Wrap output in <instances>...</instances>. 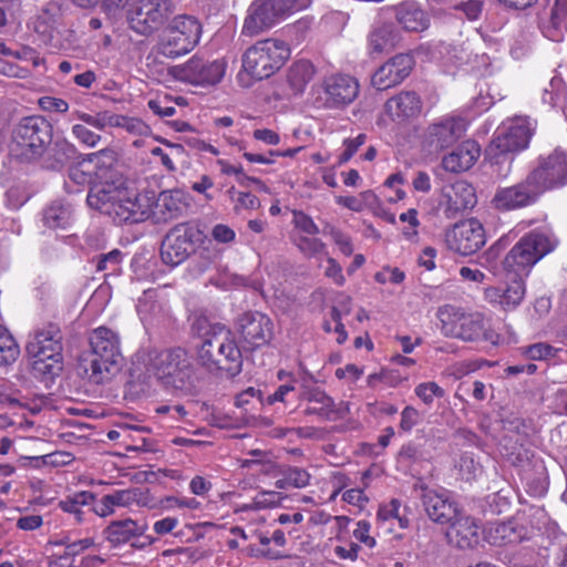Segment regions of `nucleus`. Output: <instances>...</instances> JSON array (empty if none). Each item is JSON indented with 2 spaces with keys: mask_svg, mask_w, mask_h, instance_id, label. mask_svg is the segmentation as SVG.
<instances>
[{
  "mask_svg": "<svg viewBox=\"0 0 567 567\" xmlns=\"http://www.w3.org/2000/svg\"><path fill=\"white\" fill-rule=\"evenodd\" d=\"M91 208L107 215L117 224H136L151 217L152 198L147 195H130L126 190L95 186L86 197Z\"/></svg>",
  "mask_w": 567,
  "mask_h": 567,
  "instance_id": "obj_1",
  "label": "nucleus"
},
{
  "mask_svg": "<svg viewBox=\"0 0 567 567\" xmlns=\"http://www.w3.org/2000/svg\"><path fill=\"white\" fill-rule=\"evenodd\" d=\"M145 370L165 388L185 393L195 388L196 373L192 358L183 348L148 350L143 359Z\"/></svg>",
  "mask_w": 567,
  "mask_h": 567,
  "instance_id": "obj_2",
  "label": "nucleus"
},
{
  "mask_svg": "<svg viewBox=\"0 0 567 567\" xmlns=\"http://www.w3.org/2000/svg\"><path fill=\"white\" fill-rule=\"evenodd\" d=\"M197 362L210 373L239 374L243 355L230 330L220 324L212 326L197 348Z\"/></svg>",
  "mask_w": 567,
  "mask_h": 567,
  "instance_id": "obj_3",
  "label": "nucleus"
},
{
  "mask_svg": "<svg viewBox=\"0 0 567 567\" xmlns=\"http://www.w3.org/2000/svg\"><path fill=\"white\" fill-rule=\"evenodd\" d=\"M534 126L527 117H516L499 127L486 148V158L498 176H507L514 154L528 147Z\"/></svg>",
  "mask_w": 567,
  "mask_h": 567,
  "instance_id": "obj_4",
  "label": "nucleus"
},
{
  "mask_svg": "<svg viewBox=\"0 0 567 567\" xmlns=\"http://www.w3.org/2000/svg\"><path fill=\"white\" fill-rule=\"evenodd\" d=\"M90 368L85 369L89 380L102 384L115 375L122 367L120 340L112 330L100 327L90 337Z\"/></svg>",
  "mask_w": 567,
  "mask_h": 567,
  "instance_id": "obj_5",
  "label": "nucleus"
},
{
  "mask_svg": "<svg viewBox=\"0 0 567 567\" xmlns=\"http://www.w3.org/2000/svg\"><path fill=\"white\" fill-rule=\"evenodd\" d=\"M557 246V239L543 231L523 236L507 252L503 267L516 277L527 276L530 269Z\"/></svg>",
  "mask_w": 567,
  "mask_h": 567,
  "instance_id": "obj_6",
  "label": "nucleus"
},
{
  "mask_svg": "<svg viewBox=\"0 0 567 567\" xmlns=\"http://www.w3.org/2000/svg\"><path fill=\"white\" fill-rule=\"evenodd\" d=\"M52 125L42 116L23 117L13 128L11 151L22 162L38 161L51 143Z\"/></svg>",
  "mask_w": 567,
  "mask_h": 567,
  "instance_id": "obj_7",
  "label": "nucleus"
},
{
  "mask_svg": "<svg viewBox=\"0 0 567 567\" xmlns=\"http://www.w3.org/2000/svg\"><path fill=\"white\" fill-rule=\"evenodd\" d=\"M290 56L289 45L279 39L257 41L243 55V69L256 80L275 74Z\"/></svg>",
  "mask_w": 567,
  "mask_h": 567,
  "instance_id": "obj_8",
  "label": "nucleus"
},
{
  "mask_svg": "<svg viewBox=\"0 0 567 567\" xmlns=\"http://www.w3.org/2000/svg\"><path fill=\"white\" fill-rule=\"evenodd\" d=\"M202 25L192 16H176L163 31L157 43V53L176 59L190 52L199 42Z\"/></svg>",
  "mask_w": 567,
  "mask_h": 567,
  "instance_id": "obj_9",
  "label": "nucleus"
},
{
  "mask_svg": "<svg viewBox=\"0 0 567 567\" xmlns=\"http://www.w3.org/2000/svg\"><path fill=\"white\" fill-rule=\"evenodd\" d=\"M203 239L204 234L196 223L186 221L175 225L162 240V261L171 267L181 265L196 251Z\"/></svg>",
  "mask_w": 567,
  "mask_h": 567,
  "instance_id": "obj_10",
  "label": "nucleus"
},
{
  "mask_svg": "<svg viewBox=\"0 0 567 567\" xmlns=\"http://www.w3.org/2000/svg\"><path fill=\"white\" fill-rule=\"evenodd\" d=\"M171 0H135L126 12L128 27L140 35L157 31L173 13Z\"/></svg>",
  "mask_w": 567,
  "mask_h": 567,
  "instance_id": "obj_11",
  "label": "nucleus"
},
{
  "mask_svg": "<svg viewBox=\"0 0 567 567\" xmlns=\"http://www.w3.org/2000/svg\"><path fill=\"white\" fill-rule=\"evenodd\" d=\"M359 93V83L350 75L327 76L320 85L312 87L317 107L336 109L353 102Z\"/></svg>",
  "mask_w": 567,
  "mask_h": 567,
  "instance_id": "obj_12",
  "label": "nucleus"
},
{
  "mask_svg": "<svg viewBox=\"0 0 567 567\" xmlns=\"http://www.w3.org/2000/svg\"><path fill=\"white\" fill-rule=\"evenodd\" d=\"M226 63L221 60H206L203 56L193 55L183 64L174 65L169 74L181 82L197 86L215 85L225 75Z\"/></svg>",
  "mask_w": 567,
  "mask_h": 567,
  "instance_id": "obj_13",
  "label": "nucleus"
},
{
  "mask_svg": "<svg viewBox=\"0 0 567 567\" xmlns=\"http://www.w3.org/2000/svg\"><path fill=\"white\" fill-rule=\"evenodd\" d=\"M543 192L534 176H527L515 185L499 187L492 199L493 206L502 212L522 209L538 202Z\"/></svg>",
  "mask_w": 567,
  "mask_h": 567,
  "instance_id": "obj_14",
  "label": "nucleus"
},
{
  "mask_svg": "<svg viewBox=\"0 0 567 567\" xmlns=\"http://www.w3.org/2000/svg\"><path fill=\"white\" fill-rule=\"evenodd\" d=\"M445 241L451 250L462 256H471L485 245V229L476 218L465 219L446 231Z\"/></svg>",
  "mask_w": 567,
  "mask_h": 567,
  "instance_id": "obj_15",
  "label": "nucleus"
},
{
  "mask_svg": "<svg viewBox=\"0 0 567 567\" xmlns=\"http://www.w3.org/2000/svg\"><path fill=\"white\" fill-rule=\"evenodd\" d=\"M235 328L247 350L260 348L272 338V321L259 311L241 313L236 320Z\"/></svg>",
  "mask_w": 567,
  "mask_h": 567,
  "instance_id": "obj_16",
  "label": "nucleus"
},
{
  "mask_svg": "<svg viewBox=\"0 0 567 567\" xmlns=\"http://www.w3.org/2000/svg\"><path fill=\"white\" fill-rule=\"evenodd\" d=\"M534 176L543 194L567 184V152L555 148L546 156H539L537 166L528 173Z\"/></svg>",
  "mask_w": 567,
  "mask_h": 567,
  "instance_id": "obj_17",
  "label": "nucleus"
},
{
  "mask_svg": "<svg viewBox=\"0 0 567 567\" xmlns=\"http://www.w3.org/2000/svg\"><path fill=\"white\" fill-rule=\"evenodd\" d=\"M442 332L464 341L480 339L484 332V321L480 313H465L453 308L440 310Z\"/></svg>",
  "mask_w": 567,
  "mask_h": 567,
  "instance_id": "obj_18",
  "label": "nucleus"
},
{
  "mask_svg": "<svg viewBox=\"0 0 567 567\" xmlns=\"http://www.w3.org/2000/svg\"><path fill=\"white\" fill-rule=\"evenodd\" d=\"M466 131V121L458 115H444L434 121L426 130V143L435 148L443 150L452 146Z\"/></svg>",
  "mask_w": 567,
  "mask_h": 567,
  "instance_id": "obj_19",
  "label": "nucleus"
},
{
  "mask_svg": "<svg viewBox=\"0 0 567 567\" xmlns=\"http://www.w3.org/2000/svg\"><path fill=\"white\" fill-rule=\"evenodd\" d=\"M281 20L274 0H254L247 9L241 33L255 37L271 29Z\"/></svg>",
  "mask_w": 567,
  "mask_h": 567,
  "instance_id": "obj_20",
  "label": "nucleus"
},
{
  "mask_svg": "<svg viewBox=\"0 0 567 567\" xmlns=\"http://www.w3.org/2000/svg\"><path fill=\"white\" fill-rule=\"evenodd\" d=\"M415 491H420L422 505L429 518L440 525H446L455 518L460 511L457 504L449 498L444 493H439L429 488L422 482L414 485Z\"/></svg>",
  "mask_w": 567,
  "mask_h": 567,
  "instance_id": "obj_21",
  "label": "nucleus"
},
{
  "mask_svg": "<svg viewBox=\"0 0 567 567\" xmlns=\"http://www.w3.org/2000/svg\"><path fill=\"white\" fill-rule=\"evenodd\" d=\"M413 68V59L409 54H396L381 65L372 76V85L379 91L400 84Z\"/></svg>",
  "mask_w": 567,
  "mask_h": 567,
  "instance_id": "obj_22",
  "label": "nucleus"
},
{
  "mask_svg": "<svg viewBox=\"0 0 567 567\" xmlns=\"http://www.w3.org/2000/svg\"><path fill=\"white\" fill-rule=\"evenodd\" d=\"M63 336L60 327L55 323H47L34 332L33 338L27 344V352L30 357H62Z\"/></svg>",
  "mask_w": 567,
  "mask_h": 567,
  "instance_id": "obj_23",
  "label": "nucleus"
},
{
  "mask_svg": "<svg viewBox=\"0 0 567 567\" xmlns=\"http://www.w3.org/2000/svg\"><path fill=\"white\" fill-rule=\"evenodd\" d=\"M445 530V537L449 544L466 549L473 547L478 542V526L476 520L466 515L461 509L455 518L450 520Z\"/></svg>",
  "mask_w": 567,
  "mask_h": 567,
  "instance_id": "obj_24",
  "label": "nucleus"
},
{
  "mask_svg": "<svg viewBox=\"0 0 567 567\" xmlns=\"http://www.w3.org/2000/svg\"><path fill=\"white\" fill-rule=\"evenodd\" d=\"M384 111L393 122L405 123L421 114L422 100L414 91H402L385 102Z\"/></svg>",
  "mask_w": 567,
  "mask_h": 567,
  "instance_id": "obj_25",
  "label": "nucleus"
},
{
  "mask_svg": "<svg viewBox=\"0 0 567 567\" xmlns=\"http://www.w3.org/2000/svg\"><path fill=\"white\" fill-rule=\"evenodd\" d=\"M300 399L313 404L303 410L305 415H317L323 421H336L342 417L341 409L338 408L333 399L320 388L308 389L303 385Z\"/></svg>",
  "mask_w": 567,
  "mask_h": 567,
  "instance_id": "obj_26",
  "label": "nucleus"
},
{
  "mask_svg": "<svg viewBox=\"0 0 567 567\" xmlns=\"http://www.w3.org/2000/svg\"><path fill=\"white\" fill-rule=\"evenodd\" d=\"M481 148L474 141L467 140L442 158V167L446 172L462 173L470 169L478 159Z\"/></svg>",
  "mask_w": 567,
  "mask_h": 567,
  "instance_id": "obj_27",
  "label": "nucleus"
},
{
  "mask_svg": "<svg viewBox=\"0 0 567 567\" xmlns=\"http://www.w3.org/2000/svg\"><path fill=\"white\" fill-rule=\"evenodd\" d=\"M147 523H138L132 518L112 520L104 529L105 539L114 547L126 544L136 537L144 536Z\"/></svg>",
  "mask_w": 567,
  "mask_h": 567,
  "instance_id": "obj_28",
  "label": "nucleus"
},
{
  "mask_svg": "<svg viewBox=\"0 0 567 567\" xmlns=\"http://www.w3.org/2000/svg\"><path fill=\"white\" fill-rule=\"evenodd\" d=\"M446 197V210L451 214H457L467 209H472L477 197L475 188L466 181H456L444 193Z\"/></svg>",
  "mask_w": 567,
  "mask_h": 567,
  "instance_id": "obj_29",
  "label": "nucleus"
},
{
  "mask_svg": "<svg viewBox=\"0 0 567 567\" xmlns=\"http://www.w3.org/2000/svg\"><path fill=\"white\" fill-rule=\"evenodd\" d=\"M395 18L410 32H422L429 28L427 14L415 2H403L395 7Z\"/></svg>",
  "mask_w": 567,
  "mask_h": 567,
  "instance_id": "obj_30",
  "label": "nucleus"
},
{
  "mask_svg": "<svg viewBox=\"0 0 567 567\" xmlns=\"http://www.w3.org/2000/svg\"><path fill=\"white\" fill-rule=\"evenodd\" d=\"M184 208V204L177 192L165 190L162 192L156 202H152L151 215L156 218L157 221H167L177 217Z\"/></svg>",
  "mask_w": 567,
  "mask_h": 567,
  "instance_id": "obj_31",
  "label": "nucleus"
},
{
  "mask_svg": "<svg viewBox=\"0 0 567 567\" xmlns=\"http://www.w3.org/2000/svg\"><path fill=\"white\" fill-rule=\"evenodd\" d=\"M395 33L392 24L382 23L374 27L368 35V52L374 58L391 50L395 44Z\"/></svg>",
  "mask_w": 567,
  "mask_h": 567,
  "instance_id": "obj_32",
  "label": "nucleus"
},
{
  "mask_svg": "<svg viewBox=\"0 0 567 567\" xmlns=\"http://www.w3.org/2000/svg\"><path fill=\"white\" fill-rule=\"evenodd\" d=\"M74 154L71 143L62 140L56 141L51 147L45 146L44 154L38 159L45 169H61Z\"/></svg>",
  "mask_w": 567,
  "mask_h": 567,
  "instance_id": "obj_33",
  "label": "nucleus"
},
{
  "mask_svg": "<svg viewBox=\"0 0 567 567\" xmlns=\"http://www.w3.org/2000/svg\"><path fill=\"white\" fill-rule=\"evenodd\" d=\"M316 69L308 60H298L293 62L287 73V82L295 95L305 92L309 82L313 79Z\"/></svg>",
  "mask_w": 567,
  "mask_h": 567,
  "instance_id": "obj_34",
  "label": "nucleus"
},
{
  "mask_svg": "<svg viewBox=\"0 0 567 567\" xmlns=\"http://www.w3.org/2000/svg\"><path fill=\"white\" fill-rule=\"evenodd\" d=\"M106 501L113 506L128 507L134 504L150 506L151 498L148 491L141 487L115 491L106 495Z\"/></svg>",
  "mask_w": 567,
  "mask_h": 567,
  "instance_id": "obj_35",
  "label": "nucleus"
},
{
  "mask_svg": "<svg viewBox=\"0 0 567 567\" xmlns=\"http://www.w3.org/2000/svg\"><path fill=\"white\" fill-rule=\"evenodd\" d=\"M32 374L45 384L52 382L60 375L63 369V357H32Z\"/></svg>",
  "mask_w": 567,
  "mask_h": 567,
  "instance_id": "obj_36",
  "label": "nucleus"
},
{
  "mask_svg": "<svg viewBox=\"0 0 567 567\" xmlns=\"http://www.w3.org/2000/svg\"><path fill=\"white\" fill-rule=\"evenodd\" d=\"M311 475L301 467L287 466L280 470V477L275 481L279 489L303 488L309 485Z\"/></svg>",
  "mask_w": 567,
  "mask_h": 567,
  "instance_id": "obj_37",
  "label": "nucleus"
},
{
  "mask_svg": "<svg viewBox=\"0 0 567 567\" xmlns=\"http://www.w3.org/2000/svg\"><path fill=\"white\" fill-rule=\"evenodd\" d=\"M71 218V207L61 202H53L43 210V224L51 229L68 227Z\"/></svg>",
  "mask_w": 567,
  "mask_h": 567,
  "instance_id": "obj_38",
  "label": "nucleus"
},
{
  "mask_svg": "<svg viewBox=\"0 0 567 567\" xmlns=\"http://www.w3.org/2000/svg\"><path fill=\"white\" fill-rule=\"evenodd\" d=\"M20 354V349L9 331L0 324V368L14 363Z\"/></svg>",
  "mask_w": 567,
  "mask_h": 567,
  "instance_id": "obj_39",
  "label": "nucleus"
},
{
  "mask_svg": "<svg viewBox=\"0 0 567 567\" xmlns=\"http://www.w3.org/2000/svg\"><path fill=\"white\" fill-rule=\"evenodd\" d=\"M75 117L82 121L84 124L90 125L96 130L103 131L107 127H115V124H118L117 114L111 111H100L95 114H90L85 112H76Z\"/></svg>",
  "mask_w": 567,
  "mask_h": 567,
  "instance_id": "obj_40",
  "label": "nucleus"
},
{
  "mask_svg": "<svg viewBox=\"0 0 567 567\" xmlns=\"http://www.w3.org/2000/svg\"><path fill=\"white\" fill-rule=\"evenodd\" d=\"M525 297V284L523 277H514L508 284L502 295H499V302L507 308L517 307Z\"/></svg>",
  "mask_w": 567,
  "mask_h": 567,
  "instance_id": "obj_41",
  "label": "nucleus"
},
{
  "mask_svg": "<svg viewBox=\"0 0 567 567\" xmlns=\"http://www.w3.org/2000/svg\"><path fill=\"white\" fill-rule=\"evenodd\" d=\"M424 460V453L420 445L409 442L400 449L398 453V462L404 466H412Z\"/></svg>",
  "mask_w": 567,
  "mask_h": 567,
  "instance_id": "obj_42",
  "label": "nucleus"
},
{
  "mask_svg": "<svg viewBox=\"0 0 567 567\" xmlns=\"http://www.w3.org/2000/svg\"><path fill=\"white\" fill-rule=\"evenodd\" d=\"M297 247L307 257H315L320 254H327L326 244L316 237L301 236L297 239Z\"/></svg>",
  "mask_w": 567,
  "mask_h": 567,
  "instance_id": "obj_43",
  "label": "nucleus"
},
{
  "mask_svg": "<svg viewBox=\"0 0 567 567\" xmlns=\"http://www.w3.org/2000/svg\"><path fill=\"white\" fill-rule=\"evenodd\" d=\"M415 394L425 403L431 405L434 398H443L445 391L436 382H424L415 386Z\"/></svg>",
  "mask_w": 567,
  "mask_h": 567,
  "instance_id": "obj_44",
  "label": "nucleus"
},
{
  "mask_svg": "<svg viewBox=\"0 0 567 567\" xmlns=\"http://www.w3.org/2000/svg\"><path fill=\"white\" fill-rule=\"evenodd\" d=\"M281 496L275 491H261L254 498L249 505L250 509H262L275 507L280 504Z\"/></svg>",
  "mask_w": 567,
  "mask_h": 567,
  "instance_id": "obj_45",
  "label": "nucleus"
},
{
  "mask_svg": "<svg viewBox=\"0 0 567 567\" xmlns=\"http://www.w3.org/2000/svg\"><path fill=\"white\" fill-rule=\"evenodd\" d=\"M274 2L282 20L311 4V0H274Z\"/></svg>",
  "mask_w": 567,
  "mask_h": 567,
  "instance_id": "obj_46",
  "label": "nucleus"
},
{
  "mask_svg": "<svg viewBox=\"0 0 567 567\" xmlns=\"http://www.w3.org/2000/svg\"><path fill=\"white\" fill-rule=\"evenodd\" d=\"M72 134L80 143L87 147H95L102 140L100 134L94 133L83 124H74L72 126Z\"/></svg>",
  "mask_w": 567,
  "mask_h": 567,
  "instance_id": "obj_47",
  "label": "nucleus"
},
{
  "mask_svg": "<svg viewBox=\"0 0 567 567\" xmlns=\"http://www.w3.org/2000/svg\"><path fill=\"white\" fill-rule=\"evenodd\" d=\"M484 2L482 0L461 1L454 6V10L461 12L467 20H477L483 11Z\"/></svg>",
  "mask_w": 567,
  "mask_h": 567,
  "instance_id": "obj_48",
  "label": "nucleus"
},
{
  "mask_svg": "<svg viewBox=\"0 0 567 567\" xmlns=\"http://www.w3.org/2000/svg\"><path fill=\"white\" fill-rule=\"evenodd\" d=\"M231 194L235 204V209H257L260 206V202L254 194L249 192H236L234 187L228 190Z\"/></svg>",
  "mask_w": 567,
  "mask_h": 567,
  "instance_id": "obj_49",
  "label": "nucleus"
},
{
  "mask_svg": "<svg viewBox=\"0 0 567 567\" xmlns=\"http://www.w3.org/2000/svg\"><path fill=\"white\" fill-rule=\"evenodd\" d=\"M116 122L118 124H115V127H123L130 133L137 135H147L150 133V127L140 118L117 114Z\"/></svg>",
  "mask_w": 567,
  "mask_h": 567,
  "instance_id": "obj_50",
  "label": "nucleus"
},
{
  "mask_svg": "<svg viewBox=\"0 0 567 567\" xmlns=\"http://www.w3.org/2000/svg\"><path fill=\"white\" fill-rule=\"evenodd\" d=\"M323 233L328 234L332 238V240L339 247L340 251L343 255H346V256L352 255L353 246H352L351 239L347 235H344L340 229L328 225L323 229Z\"/></svg>",
  "mask_w": 567,
  "mask_h": 567,
  "instance_id": "obj_51",
  "label": "nucleus"
},
{
  "mask_svg": "<svg viewBox=\"0 0 567 567\" xmlns=\"http://www.w3.org/2000/svg\"><path fill=\"white\" fill-rule=\"evenodd\" d=\"M524 353L530 360H547L556 355L557 349L548 343L538 342L527 347Z\"/></svg>",
  "mask_w": 567,
  "mask_h": 567,
  "instance_id": "obj_52",
  "label": "nucleus"
},
{
  "mask_svg": "<svg viewBox=\"0 0 567 567\" xmlns=\"http://www.w3.org/2000/svg\"><path fill=\"white\" fill-rule=\"evenodd\" d=\"M367 141V135L361 133L354 138H348L344 141V151L340 155L338 163L340 165L347 163Z\"/></svg>",
  "mask_w": 567,
  "mask_h": 567,
  "instance_id": "obj_53",
  "label": "nucleus"
},
{
  "mask_svg": "<svg viewBox=\"0 0 567 567\" xmlns=\"http://www.w3.org/2000/svg\"><path fill=\"white\" fill-rule=\"evenodd\" d=\"M405 278V274L399 268L384 267L382 270L374 275V279L379 284L391 282L394 285L401 284Z\"/></svg>",
  "mask_w": 567,
  "mask_h": 567,
  "instance_id": "obj_54",
  "label": "nucleus"
},
{
  "mask_svg": "<svg viewBox=\"0 0 567 567\" xmlns=\"http://www.w3.org/2000/svg\"><path fill=\"white\" fill-rule=\"evenodd\" d=\"M122 260V252L118 249H114L107 254H103L99 257L96 269L103 271L111 269L115 271Z\"/></svg>",
  "mask_w": 567,
  "mask_h": 567,
  "instance_id": "obj_55",
  "label": "nucleus"
},
{
  "mask_svg": "<svg viewBox=\"0 0 567 567\" xmlns=\"http://www.w3.org/2000/svg\"><path fill=\"white\" fill-rule=\"evenodd\" d=\"M421 421L420 412L413 406H405L401 412L400 429L403 432H411V430Z\"/></svg>",
  "mask_w": 567,
  "mask_h": 567,
  "instance_id": "obj_56",
  "label": "nucleus"
},
{
  "mask_svg": "<svg viewBox=\"0 0 567 567\" xmlns=\"http://www.w3.org/2000/svg\"><path fill=\"white\" fill-rule=\"evenodd\" d=\"M293 224L306 234L317 235L319 233V228L313 219L303 212H293Z\"/></svg>",
  "mask_w": 567,
  "mask_h": 567,
  "instance_id": "obj_57",
  "label": "nucleus"
},
{
  "mask_svg": "<svg viewBox=\"0 0 567 567\" xmlns=\"http://www.w3.org/2000/svg\"><path fill=\"white\" fill-rule=\"evenodd\" d=\"M370 529L371 524L368 520H359L357 523V528L353 530V536L369 548H373L377 542L372 536H370Z\"/></svg>",
  "mask_w": 567,
  "mask_h": 567,
  "instance_id": "obj_58",
  "label": "nucleus"
},
{
  "mask_svg": "<svg viewBox=\"0 0 567 567\" xmlns=\"http://www.w3.org/2000/svg\"><path fill=\"white\" fill-rule=\"evenodd\" d=\"M94 542L92 538H83L76 542H72L66 545L64 553L59 557L60 560H66L70 557L80 555L85 549L93 546Z\"/></svg>",
  "mask_w": 567,
  "mask_h": 567,
  "instance_id": "obj_59",
  "label": "nucleus"
},
{
  "mask_svg": "<svg viewBox=\"0 0 567 567\" xmlns=\"http://www.w3.org/2000/svg\"><path fill=\"white\" fill-rule=\"evenodd\" d=\"M34 460L37 462H41L44 465L61 466L71 463L73 457L70 453L54 452L34 457Z\"/></svg>",
  "mask_w": 567,
  "mask_h": 567,
  "instance_id": "obj_60",
  "label": "nucleus"
},
{
  "mask_svg": "<svg viewBox=\"0 0 567 567\" xmlns=\"http://www.w3.org/2000/svg\"><path fill=\"white\" fill-rule=\"evenodd\" d=\"M458 467L467 481L474 478L481 472V466L474 462L472 456L466 454L461 457Z\"/></svg>",
  "mask_w": 567,
  "mask_h": 567,
  "instance_id": "obj_61",
  "label": "nucleus"
},
{
  "mask_svg": "<svg viewBox=\"0 0 567 567\" xmlns=\"http://www.w3.org/2000/svg\"><path fill=\"white\" fill-rule=\"evenodd\" d=\"M87 161L97 165L111 166L115 162V152L111 148H103L87 155Z\"/></svg>",
  "mask_w": 567,
  "mask_h": 567,
  "instance_id": "obj_62",
  "label": "nucleus"
},
{
  "mask_svg": "<svg viewBox=\"0 0 567 567\" xmlns=\"http://www.w3.org/2000/svg\"><path fill=\"white\" fill-rule=\"evenodd\" d=\"M212 237L218 243L228 244L235 240L236 234L229 226L217 224L212 229Z\"/></svg>",
  "mask_w": 567,
  "mask_h": 567,
  "instance_id": "obj_63",
  "label": "nucleus"
},
{
  "mask_svg": "<svg viewBox=\"0 0 567 567\" xmlns=\"http://www.w3.org/2000/svg\"><path fill=\"white\" fill-rule=\"evenodd\" d=\"M551 22L555 28H559L567 19V0H556L551 9Z\"/></svg>",
  "mask_w": 567,
  "mask_h": 567,
  "instance_id": "obj_64",
  "label": "nucleus"
}]
</instances>
